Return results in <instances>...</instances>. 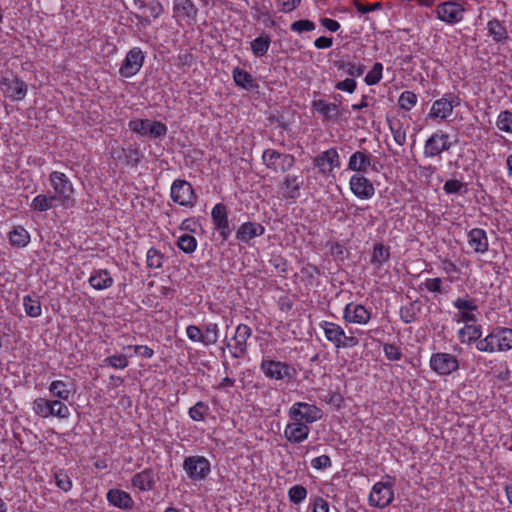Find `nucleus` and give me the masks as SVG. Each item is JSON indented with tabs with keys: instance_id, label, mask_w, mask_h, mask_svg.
Listing matches in <instances>:
<instances>
[{
	"instance_id": "f257e3e1",
	"label": "nucleus",
	"mask_w": 512,
	"mask_h": 512,
	"mask_svg": "<svg viewBox=\"0 0 512 512\" xmlns=\"http://www.w3.org/2000/svg\"><path fill=\"white\" fill-rule=\"evenodd\" d=\"M260 367L266 377L274 380H287L291 382L297 373L296 369L291 365L270 359L262 360Z\"/></svg>"
},
{
	"instance_id": "f03ea898",
	"label": "nucleus",
	"mask_w": 512,
	"mask_h": 512,
	"mask_svg": "<svg viewBox=\"0 0 512 512\" xmlns=\"http://www.w3.org/2000/svg\"><path fill=\"white\" fill-rule=\"evenodd\" d=\"M262 161L268 169L276 173H285L295 164V158L293 155L283 154L273 149H266L263 152Z\"/></svg>"
},
{
	"instance_id": "7ed1b4c3",
	"label": "nucleus",
	"mask_w": 512,
	"mask_h": 512,
	"mask_svg": "<svg viewBox=\"0 0 512 512\" xmlns=\"http://www.w3.org/2000/svg\"><path fill=\"white\" fill-rule=\"evenodd\" d=\"M289 417L292 421H297L304 425L311 424L322 417V411L315 405L297 402L289 409Z\"/></svg>"
},
{
	"instance_id": "20e7f679",
	"label": "nucleus",
	"mask_w": 512,
	"mask_h": 512,
	"mask_svg": "<svg viewBox=\"0 0 512 512\" xmlns=\"http://www.w3.org/2000/svg\"><path fill=\"white\" fill-rule=\"evenodd\" d=\"M170 196L175 203L184 207H193L197 200L192 185L182 179H176L172 183Z\"/></svg>"
},
{
	"instance_id": "39448f33",
	"label": "nucleus",
	"mask_w": 512,
	"mask_h": 512,
	"mask_svg": "<svg viewBox=\"0 0 512 512\" xmlns=\"http://www.w3.org/2000/svg\"><path fill=\"white\" fill-rule=\"evenodd\" d=\"M459 105V97L453 93H447L441 99H438L433 103L428 113V117L433 119H446L452 114L453 109Z\"/></svg>"
},
{
	"instance_id": "423d86ee",
	"label": "nucleus",
	"mask_w": 512,
	"mask_h": 512,
	"mask_svg": "<svg viewBox=\"0 0 512 512\" xmlns=\"http://www.w3.org/2000/svg\"><path fill=\"white\" fill-rule=\"evenodd\" d=\"M50 182L55 191L54 196L60 204H65L74 192L69 178L62 172L54 171L50 174Z\"/></svg>"
},
{
	"instance_id": "0eeeda50",
	"label": "nucleus",
	"mask_w": 512,
	"mask_h": 512,
	"mask_svg": "<svg viewBox=\"0 0 512 512\" xmlns=\"http://www.w3.org/2000/svg\"><path fill=\"white\" fill-rule=\"evenodd\" d=\"M452 144L449 141V135L441 130L433 133L425 142V157H436L443 151H448Z\"/></svg>"
},
{
	"instance_id": "6e6552de",
	"label": "nucleus",
	"mask_w": 512,
	"mask_h": 512,
	"mask_svg": "<svg viewBox=\"0 0 512 512\" xmlns=\"http://www.w3.org/2000/svg\"><path fill=\"white\" fill-rule=\"evenodd\" d=\"M183 467L189 478L193 480H202L210 472V463L202 456L186 458Z\"/></svg>"
},
{
	"instance_id": "1a4fd4ad",
	"label": "nucleus",
	"mask_w": 512,
	"mask_h": 512,
	"mask_svg": "<svg viewBox=\"0 0 512 512\" xmlns=\"http://www.w3.org/2000/svg\"><path fill=\"white\" fill-rule=\"evenodd\" d=\"M436 13L441 21L448 24H456L463 19L464 9L459 3L448 1L439 4L436 8Z\"/></svg>"
},
{
	"instance_id": "9d476101",
	"label": "nucleus",
	"mask_w": 512,
	"mask_h": 512,
	"mask_svg": "<svg viewBox=\"0 0 512 512\" xmlns=\"http://www.w3.org/2000/svg\"><path fill=\"white\" fill-rule=\"evenodd\" d=\"M430 366L440 375H449L459 367L455 356L448 353H435L431 356Z\"/></svg>"
},
{
	"instance_id": "9b49d317",
	"label": "nucleus",
	"mask_w": 512,
	"mask_h": 512,
	"mask_svg": "<svg viewBox=\"0 0 512 512\" xmlns=\"http://www.w3.org/2000/svg\"><path fill=\"white\" fill-rule=\"evenodd\" d=\"M134 4L140 11L136 17L145 24H150L152 19L158 18L163 12V6L158 0H134Z\"/></svg>"
},
{
	"instance_id": "f8f14e48",
	"label": "nucleus",
	"mask_w": 512,
	"mask_h": 512,
	"mask_svg": "<svg viewBox=\"0 0 512 512\" xmlns=\"http://www.w3.org/2000/svg\"><path fill=\"white\" fill-rule=\"evenodd\" d=\"M394 498V493L389 484L377 482L369 495V503L371 506L378 508L387 507Z\"/></svg>"
},
{
	"instance_id": "ddd939ff",
	"label": "nucleus",
	"mask_w": 512,
	"mask_h": 512,
	"mask_svg": "<svg viewBox=\"0 0 512 512\" xmlns=\"http://www.w3.org/2000/svg\"><path fill=\"white\" fill-rule=\"evenodd\" d=\"M144 55L140 48L131 49L123 61L119 73L126 78L134 76L142 67Z\"/></svg>"
},
{
	"instance_id": "4468645a",
	"label": "nucleus",
	"mask_w": 512,
	"mask_h": 512,
	"mask_svg": "<svg viewBox=\"0 0 512 512\" xmlns=\"http://www.w3.org/2000/svg\"><path fill=\"white\" fill-rule=\"evenodd\" d=\"M211 217L215 228L219 231L222 241L228 240L231 235V228L226 206L223 203L216 204L211 211Z\"/></svg>"
},
{
	"instance_id": "2eb2a0df",
	"label": "nucleus",
	"mask_w": 512,
	"mask_h": 512,
	"mask_svg": "<svg viewBox=\"0 0 512 512\" xmlns=\"http://www.w3.org/2000/svg\"><path fill=\"white\" fill-rule=\"evenodd\" d=\"M1 86L5 96L13 101L22 100L26 96L27 85L16 76L4 77Z\"/></svg>"
},
{
	"instance_id": "dca6fc26",
	"label": "nucleus",
	"mask_w": 512,
	"mask_h": 512,
	"mask_svg": "<svg viewBox=\"0 0 512 512\" xmlns=\"http://www.w3.org/2000/svg\"><path fill=\"white\" fill-rule=\"evenodd\" d=\"M304 185L301 175L287 174L280 184V192L284 199L295 201L300 196V190Z\"/></svg>"
},
{
	"instance_id": "f3484780",
	"label": "nucleus",
	"mask_w": 512,
	"mask_h": 512,
	"mask_svg": "<svg viewBox=\"0 0 512 512\" xmlns=\"http://www.w3.org/2000/svg\"><path fill=\"white\" fill-rule=\"evenodd\" d=\"M349 184L352 193L360 199H370L375 194V188L372 182L364 175L354 174L350 178Z\"/></svg>"
},
{
	"instance_id": "a211bd4d",
	"label": "nucleus",
	"mask_w": 512,
	"mask_h": 512,
	"mask_svg": "<svg viewBox=\"0 0 512 512\" xmlns=\"http://www.w3.org/2000/svg\"><path fill=\"white\" fill-rule=\"evenodd\" d=\"M343 317L349 323L363 325L369 322L371 313L365 306L351 302L345 306Z\"/></svg>"
},
{
	"instance_id": "6ab92c4d",
	"label": "nucleus",
	"mask_w": 512,
	"mask_h": 512,
	"mask_svg": "<svg viewBox=\"0 0 512 512\" xmlns=\"http://www.w3.org/2000/svg\"><path fill=\"white\" fill-rule=\"evenodd\" d=\"M252 330L245 324H240L236 328L235 335L232 340L234 341L232 356L234 358H241L247 351V340L250 338Z\"/></svg>"
},
{
	"instance_id": "aec40b11",
	"label": "nucleus",
	"mask_w": 512,
	"mask_h": 512,
	"mask_svg": "<svg viewBox=\"0 0 512 512\" xmlns=\"http://www.w3.org/2000/svg\"><path fill=\"white\" fill-rule=\"evenodd\" d=\"M372 156L365 150L356 151L350 156L348 162V169L355 172H366L368 167L372 170L377 171L375 164L372 163Z\"/></svg>"
},
{
	"instance_id": "412c9836",
	"label": "nucleus",
	"mask_w": 512,
	"mask_h": 512,
	"mask_svg": "<svg viewBox=\"0 0 512 512\" xmlns=\"http://www.w3.org/2000/svg\"><path fill=\"white\" fill-rule=\"evenodd\" d=\"M265 233V227L256 222H245L240 225L236 232V239L240 242L248 243L252 239L262 236Z\"/></svg>"
},
{
	"instance_id": "4be33fe9",
	"label": "nucleus",
	"mask_w": 512,
	"mask_h": 512,
	"mask_svg": "<svg viewBox=\"0 0 512 512\" xmlns=\"http://www.w3.org/2000/svg\"><path fill=\"white\" fill-rule=\"evenodd\" d=\"M309 432L310 428L308 425L292 421L286 425L284 435L289 442L298 444L308 438Z\"/></svg>"
},
{
	"instance_id": "5701e85b",
	"label": "nucleus",
	"mask_w": 512,
	"mask_h": 512,
	"mask_svg": "<svg viewBox=\"0 0 512 512\" xmlns=\"http://www.w3.org/2000/svg\"><path fill=\"white\" fill-rule=\"evenodd\" d=\"M495 351H507L512 348V329L496 327L491 331Z\"/></svg>"
},
{
	"instance_id": "b1692460",
	"label": "nucleus",
	"mask_w": 512,
	"mask_h": 512,
	"mask_svg": "<svg viewBox=\"0 0 512 512\" xmlns=\"http://www.w3.org/2000/svg\"><path fill=\"white\" fill-rule=\"evenodd\" d=\"M107 500L111 505L124 510L132 509L134 505L130 494L120 489H110L107 493Z\"/></svg>"
},
{
	"instance_id": "393cba45",
	"label": "nucleus",
	"mask_w": 512,
	"mask_h": 512,
	"mask_svg": "<svg viewBox=\"0 0 512 512\" xmlns=\"http://www.w3.org/2000/svg\"><path fill=\"white\" fill-rule=\"evenodd\" d=\"M468 243L476 253H485L488 250V238L485 230L474 228L468 233Z\"/></svg>"
},
{
	"instance_id": "a878e982",
	"label": "nucleus",
	"mask_w": 512,
	"mask_h": 512,
	"mask_svg": "<svg viewBox=\"0 0 512 512\" xmlns=\"http://www.w3.org/2000/svg\"><path fill=\"white\" fill-rule=\"evenodd\" d=\"M89 284L96 290L108 289L113 285V278L107 269H99L92 272Z\"/></svg>"
},
{
	"instance_id": "bb28decb",
	"label": "nucleus",
	"mask_w": 512,
	"mask_h": 512,
	"mask_svg": "<svg viewBox=\"0 0 512 512\" xmlns=\"http://www.w3.org/2000/svg\"><path fill=\"white\" fill-rule=\"evenodd\" d=\"M173 11L179 17L192 20H195L198 14V9L192 0H174Z\"/></svg>"
},
{
	"instance_id": "cd10ccee",
	"label": "nucleus",
	"mask_w": 512,
	"mask_h": 512,
	"mask_svg": "<svg viewBox=\"0 0 512 512\" xmlns=\"http://www.w3.org/2000/svg\"><path fill=\"white\" fill-rule=\"evenodd\" d=\"M334 66L338 70H344L351 77H359L365 72V65L357 64L350 60L349 56L342 57L334 61Z\"/></svg>"
},
{
	"instance_id": "c85d7f7f",
	"label": "nucleus",
	"mask_w": 512,
	"mask_h": 512,
	"mask_svg": "<svg viewBox=\"0 0 512 512\" xmlns=\"http://www.w3.org/2000/svg\"><path fill=\"white\" fill-rule=\"evenodd\" d=\"M132 485L141 491L152 490L155 486L153 471L151 469H145L136 473L132 478Z\"/></svg>"
},
{
	"instance_id": "c756f323",
	"label": "nucleus",
	"mask_w": 512,
	"mask_h": 512,
	"mask_svg": "<svg viewBox=\"0 0 512 512\" xmlns=\"http://www.w3.org/2000/svg\"><path fill=\"white\" fill-rule=\"evenodd\" d=\"M312 107L320 112L326 119L338 120L341 117L339 107L334 103H327L320 99L313 101Z\"/></svg>"
},
{
	"instance_id": "7c9ffc66",
	"label": "nucleus",
	"mask_w": 512,
	"mask_h": 512,
	"mask_svg": "<svg viewBox=\"0 0 512 512\" xmlns=\"http://www.w3.org/2000/svg\"><path fill=\"white\" fill-rule=\"evenodd\" d=\"M325 337L332 342L336 348H341V339L344 337V330L337 324L324 321L321 324Z\"/></svg>"
},
{
	"instance_id": "2f4dec72",
	"label": "nucleus",
	"mask_w": 512,
	"mask_h": 512,
	"mask_svg": "<svg viewBox=\"0 0 512 512\" xmlns=\"http://www.w3.org/2000/svg\"><path fill=\"white\" fill-rule=\"evenodd\" d=\"M233 79L237 86L246 90H253L258 87L252 75L239 67L233 70Z\"/></svg>"
},
{
	"instance_id": "473e14b6",
	"label": "nucleus",
	"mask_w": 512,
	"mask_h": 512,
	"mask_svg": "<svg viewBox=\"0 0 512 512\" xmlns=\"http://www.w3.org/2000/svg\"><path fill=\"white\" fill-rule=\"evenodd\" d=\"M390 258L389 247L384 246L382 243H375L373 246L371 263L377 269H380L384 263Z\"/></svg>"
},
{
	"instance_id": "72a5a7b5",
	"label": "nucleus",
	"mask_w": 512,
	"mask_h": 512,
	"mask_svg": "<svg viewBox=\"0 0 512 512\" xmlns=\"http://www.w3.org/2000/svg\"><path fill=\"white\" fill-rule=\"evenodd\" d=\"M57 204L60 203L54 195L47 196L44 194H39L33 199L31 207L35 211L43 212L57 206Z\"/></svg>"
},
{
	"instance_id": "f704fd0d",
	"label": "nucleus",
	"mask_w": 512,
	"mask_h": 512,
	"mask_svg": "<svg viewBox=\"0 0 512 512\" xmlns=\"http://www.w3.org/2000/svg\"><path fill=\"white\" fill-rule=\"evenodd\" d=\"M9 241L12 246L25 247L30 241V235L22 226H16L9 232Z\"/></svg>"
},
{
	"instance_id": "c9c22d12",
	"label": "nucleus",
	"mask_w": 512,
	"mask_h": 512,
	"mask_svg": "<svg viewBox=\"0 0 512 512\" xmlns=\"http://www.w3.org/2000/svg\"><path fill=\"white\" fill-rule=\"evenodd\" d=\"M482 336L480 326L465 325L458 331V338L462 343H471L478 340Z\"/></svg>"
},
{
	"instance_id": "e433bc0d",
	"label": "nucleus",
	"mask_w": 512,
	"mask_h": 512,
	"mask_svg": "<svg viewBox=\"0 0 512 512\" xmlns=\"http://www.w3.org/2000/svg\"><path fill=\"white\" fill-rule=\"evenodd\" d=\"M23 305L28 316L36 318L41 315V303L38 297L25 296L23 298Z\"/></svg>"
},
{
	"instance_id": "4c0bfd02",
	"label": "nucleus",
	"mask_w": 512,
	"mask_h": 512,
	"mask_svg": "<svg viewBox=\"0 0 512 512\" xmlns=\"http://www.w3.org/2000/svg\"><path fill=\"white\" fill-rule=\"evenodd\" d=\"M49 391L54 397L65 401H67L71 395V391L68 389V385L61 380L52 381L49 386Z\"/></svg>"
},
{
	"instance_id": "58836bf2",
	"label": "nucleus",
	"mask_w": 512,
	"mask_h": 512,
	"mask_svg": "<svg viewBox=\"0 0 512 512\" xmlns=\"http://www.w3.org/2000/svg\"><path fill=\"white\" fill-rule=\"evenodd\" d=\"M271 39L268 35H261L251 42V49L256 56H264L270 46Z\"/></svg>"
},
{
	"instance_id": "ea45409f",
	"label": "nucleus",
	"mask_w": 512,
	"mask_h": 512,
	"mask_svg": "<svg viewBox=\"0 0 512 512\" xmlns=\"http://www.w3.org/2000/svg\"><path fill=\"white\" fill-rule=\"evenodd\" d=\"M419 312V304L417 302H411L407 306H404L400 309L401 320L406 324L412 323L416 319Z\"/></svg>"
},
{
	"instance_id": "a19ab883",
	"label": "nucleus",
	"mask_w": 512,
	"mask_h": 512,
	"mask_svg": "<svg viewBox=\"0 0 512 512\" xmlns=\"http://www.w3.org/2000/svg\"><path fill=\"white\" fill-rule=\"evenodd\" d=\"M209 412V406L207 403L199 401L189 409V416L194 421H203Z\"/></svg>"
},
{
	"instance_id": "79ce46f5",
	"label": "nucleus",
	"mask_w": 512,
	"mask_h": 512,
	"mask_svg": "<svg viewBox=\"0 0 512 512\" xmlns=\"http://www.w3.org/2000/svg\"><path fill=\"white\" fill-rule=\"evenodd\" d=\"M177 246L184 253L191 254L197 248V240L194 236L189 234H183L178 238Z\"/></svg>"
},
{
	"instance_id": "37998d69",
	"label": "nucleus",
	"mask_w": 512,
	"mask_h": 512,
	"mask_svg": "<svg viewBox=\"0 0 512 512\" xmlns=\"http://www.w3.org/2000/svg\"><path fill=\"white\" fill-rule=\"evenodd\" d=\"M489 34L493 36L494 40L499 42L507 38L506 28L498 20H491L487 24Z\"/></svg>"
},
{
	"instance_id": "c03bdc74",
	"label": "nucleus",
	"mask_w": 512,
	"mask_h": 512,
	"mask_svg": "<svg viewBox=\"0 0 512 512\" xmlns=\"http://www.w3.org/2000/svg\"><path fill=\"white\" fill-rule=\"evenodd\" d=\"M164 255L152 247L147 251V266L151 269H160L163 266Z\"/></svg>"
},
{
	"instance_id": "a18cd8bd",
	"label": "nucleus",
	"mask_w": 512,
	"mask_h": 512,
	"mask_svg": "<svg viewBox=\"0 0 512 512\" xmlns=\"http://www.w3.org/2000/svg\"><path fill=\"white\" fill-rule=\"evenodd\" d=\"M218 340V325L208 323L204 326L202 343L206 346L213 345Z\"/></svg>"
},
{
	"instance_id": "49530a36",
	"label": "nucleus",
	"mask_w": 512,
	"mask_h": 512,
	"mask_svg": "<svg viewBox=\"0 0 512 512\" xmlns=\"http://www.w3.org/2000/svg\"><path fill=\"white\" fill-rule=\"evenodd\" d=\"M128 363V358L124 354L111 355L103 360L104 365L115 369H125Z\"/></svg>"
},
{
	"instance_id": "de8ad7c7",
	"label": "nucleus",
	"mask_w": 512,
	"mask_h": 512,
	"mask_svg": "<svg viewBox=\"0 0 512 512\" xmlns=\"http://www.w3.org/2000/svg\"><path fill=\"white\" fill-rule=\"evenodd\" d=\"M50 416H56L58 418H68L70 415L69 408L58 400H50Z\"/></svg>"
},
{
	"instance_id": "09e8293b",
	"label": "nucleus",
	"mask_w": 512,
	"mask_h": 512,
	"mask_svg": "<svg viewBox=\"0 0 512 512\" xmlns=\"http://www.w3.org/2000/svg\"><path fill=\"white\" fill-rule=\"evenodd\" d=\"M329 155H330V152L328 149V150L322 152L321 154L317 155L314 158V165L316 167H318L320 173H322L324 175L331 173V168L329 166V164H330Z\"/></svg>"
},
{
	"instance_id": "8fccbe9b",
	"label": "nucleus",
	"mask_w": 512,
	"mask_h": 512,
	"mask_svg": "<svg viewBox=\"0 0 512 512\" xmlns=\"http://www.w3.org/2000/svg\"><path fill=\"white\" fill-rule=\"evenodd\" d=\"M417 102V96L412 91H404L398 100L401 109L410 111Z\"/></svg>"
},
{
	"instance_id": "3c124183",
	"label": "nucleus",
	"mask_w": 512,
	"mask_h": 512,
	"mask_svg": "<svg viewBox=\"0 0 512 512\" xmlns=\"http://www.w3.org/2000/svg\"><path fill=\"white\" fill-rule=\"evenodd\" d=\"M383 65L380 62L374 63L372 69L365 76L367 85H376L382 78Z\"/></svg>"
},
{
	"instance_id": "603ef678",
	"label": "nucleus",
	"mask_w": 512,
	"mask_h": 512,
	"mask_svg": "<svg viewBox=\"0 0 512 512\" xmlns=\"http://www.w3.org/2000/svg\"><path fill=\"white\" fill-rule=\"evenodd\" d=\"M307 496V489L302 485H294L288 491L289 500L294 504H300Z\"/></svg>"
},
{
	"instance_id": "864d4df0",
	"label": "nucleus",
	"mask_w": 512,
	"mask_h": 512,
	"mask_svg": "<svg viewBox=\"0 0 512 512\" xmlns=\"http://www.w3.org/2000/svg\"><path fill=\"white\" fill-rule=\"evenodd\" d=\"M50 400L37 398L33 402L34 412L44 418L50 417Z\"/></svg>"
},
{
	"instance_id": "5fc2aeb1",
	"label": "nucleus",
	"mask_w": 512,
	"mask_h": 512,
	"mask_svg": "<svg viewBox=\"0 0 512 512\" xmlns=\"http://www.w3.org/2000/svg\"><path fill=\"white\" fill-rule=\"evenodd\" d=\"M54 478L56 485L64 492H68L72 488V481L65 471H55Z\"/></svg>"
},
{
	"instance_id": "6e6d98bb",
	"label": "nucleus",
	"mask_w": 512,
	"mask_h": 512,
	"mask_svg": "<svg viewBox=\"0 0 512 512\" xmlns=\"http://www.w3.org/2000/svg\"><path fill=\"white\" fill-rule=\"evenodd\" d=\"M497 127L502 131L512 133V112L502 111L497 119Z\"/></svg>"
},
{
	"instance_id": "4d7b16f0",
	"label": "nucleus",
	"mask_w": 512,
	"mask_h": 512,
	"mask_svg": "<svg viewBox=\"0 0 512 512\" xmlns=\"http://www.w3.org/2000/svg\"><path fill=\"white\" fill-rule=\"evenodd\" d=\"M390 130L395 142L399 146H403L406 142V131L400 122L390 123Z\"/></svg>"
},
{
	"instance_id": "13d9d810",
	"label": "nucleus",
	"mask_w": 512,
	"mask_h": 512,
	"mask_svg": "<svg viewBox=\"0 0 512 512\" xmlns=\"http://www.w3.org/2000/svg\"><path fill=\"white\" fill-rule=\"evenodd\" d=\"M149 119H135L128 124L129 128L141 136H148Z\"/></svg>"
},
{
	"instance_id": "bf43d9fd",
	"label": "nucleus",
	"mask_w": 512,
	"mask_h": 512,
	"mask_svg": "<svg viewBox=\"0 0 512 512\" xmlns=\"http://www.w3.org/2000/svg\"><path fill=\"white\" fill-rule=\"evenodd\" d=\"M148 125V136L151 138H159L167 133V127L162 122L149 120Z\"/></svg>"
},
{
	"instance_id": "052dcab7",
	"label": "nucleus",
	"mask_w": 512,
	"mask_h": 512,
	"mask_svg": "<svg viewBox=\"0 0 512 512\" xmlns=\"http://www.w3.org/2000/svg\"><path fill=\"white\" fill-rule=\"evenodd\" d=\"M453 305H454L455 308H457L461 312H463V311H474V310L477 309V305L475 304V301L473 299L468 298V297H466V298H457L453 302Z\"/></svg>"
},
{
	"instance_id": "680f3d73",
	"label": "nucleus",
	"mask_w": 512,
	"mask_h": 512,
	"mask_svg": "<svg viewBox=\"0 0 512 512\" xmlns=\"http://www.w3.org/2000/svg\"><path fill=\"white\" fill-rule=\"evenodd\" d=\"M291 30L298 33L313 31L315 29V23L311 20H298L291 24Z\"/></svg>"
},
{
	"instance_id": "e2e57ef3",
	"label": "nucleus",
	"mask_w": 512,
	"mask_h": 512,
	"mask_svg": "<svg viewBox=\"0 0 512 512\" xmlns=\"http://www.w3.org/2000/svg\"><path fill=\"white\" fill-rule=\"evenodd\" d=\"M476 348L481 352L493 353L495 352L494 342H492L491 333L483 339L476 340Z\"/></svg>"
},
{
	"instance_id": "0e129e2a",
	"label": "nucleus",
	"mask_w": 512,
	"mask_h": 512,
	"mask_svg": "<svg viewBox=\"0 0 512 512\" xmlns=\"http://www.w3.org/2000/svg\"><path fill=\"white\" fill-rule=\"evenodd\" d=\"M465 187L464 183L457 179L447 180L443 186V190L447 194L460 193L461 190Z\"/></svg>"
},
{
	"instance_id": "69168bd1",
	"label": "nucleus",
	"mask_w": 512,
	"mask_h": 512,
	"mask_svg": "<svg viewBox=\"0 0 512 512\" xmlns=\"http://www.w3.org/2000/svg\"><path fill=\"white\" fill-rule=\"evenodd\" d=\"M384 353L387 359L392 361L400 360L402 357L401 350L395 344H385Z\"/></svg>"
},
{
	"instance_id": "338daca9",
	"label": "nucleus",
	"mask_w": 512,
	"mask_h": 512,
	"mask_svg": "<svg viewBox=\"0 0 512 512\" xmlns=\"http://www.w3.org/2000/svg\"><path fill=\"white\" fill-rule=\"evenodd\" d=\"M357 87V83L353 78H346L343 81H339L335 84V88L340 91H345L352 94Z\"/></svg>"
},
{
	"instance_id": "774afa93",
	"label": "nucleus",
	"mask_w": 512,
	"mask_h": 512,
	"mask_svg": "<svg viewBox=\"0 0 512 512\" xmlns=\"http://www.w3.org/2000/svg\"><path fill=\"white\" fill-rule=\"evenodd\" d=\"M311 465L316 470L326 469L331 466V459L327 455H321V456L315 457L311 461Z\"/></svg>"
}]
</instances>
